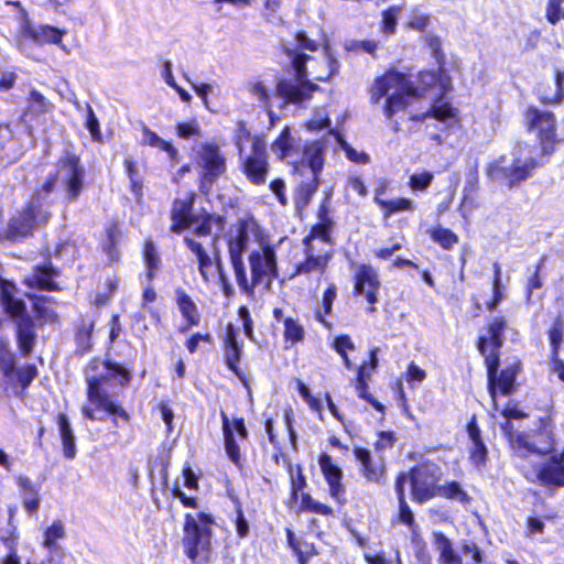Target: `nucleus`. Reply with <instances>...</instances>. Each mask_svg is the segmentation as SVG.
Instances as JSON below:
<instances>
[{
	"label": "nucleus",
	"instance_id": "obj_62",
	"mask_svg": "<svg viewBox=\"0 0 564 564\" xmlns=\"http://www.w3.org/2000/svg\"><path fill=\"white\" fill-rule=\"evenodd\" d=\"M316 240H312V237H305L303 239L304 245V253L305 256L313 254V256H326L330 254L328 251H323L321 248H318L315 243Z\"/></svg>",
	"mask_w": 564,
	"mask_h": 564
},
{
	"label": "nucleus",
	"instance_id": "obj_46",
	"mask_svg": "<svg viewBox=\"0 0 564 564\" xmlns=\"http://www.w3.org/2000/svg\"><path fill=\"white\" fill-rule=\"evenodd\" d=\"M401 11L400 7H390L382 12V31L386 34H393L397 26V19Z\"/></svg>",
	"mask_w": 564,
	"mask_h": 564
},
{
	"label": "nucleus",
	"instance_id": "obj_3",
	"mask_svg": "<svg viewBox=\"0 0 564 564\" xmlns=\"http://www.w3.org/2000/svg\"><path fill=\"white\" fill-rule=\"evenodd\" d=\"M506 329V321L503 317H496L488 326V336H480L478 340V350L485 358L488 372V388L495 410L496 395L499 391L503 395L511 393L513 383L517 378L518 369L516 366L508 367L498 373L499 368V349L503 345V332Z\"/></svg>",
	"mask_w": 564,
	"mask_h": 564
},
{
	"label": "nucleus",
	"instance_id": "obj_60",
	"mask_svg": "<svg viewBox=\"0 0 564 564\" xmlns=\"http://www.w3.org/2000/svg\"><path fill=\"white\" fill-rule=\"evenodd\" d=\"M334 348L339 355H344L346 349L352 350L355 346L348 335H341L336 337Z\"/></svg>",
	"mask_w": 564,
	"mask_h": 564
},
{
	"label": "nucleus",
	"instance_id": "obj_26",
	"mask_svg": "<svg viewBox=\"0 0 564 564\" xmlns=\"http://www.w3.org/2000/svg\"><path fill=\"white\" fill-rule=\"evenodd\" d=\"M467 433L471 441L469 458L475 466L480 467L486 460L487 448L481 440L480 430L477 425L475 416L469 421L467 425Z\"/></svg>",
	"mask_w": 564,
	"mask_h": 564
},
{
	"label": "nucleus",
	"instance_id": "obj_47",
	"mask_svg": "<svg viewBox=\"0 0 564 564\" xmlns=\"http://www.w3.org/2000/svg\"><path fill=\"white\" fill-rule=\"evenodd\" d=\"M434 178L433 173L429 171H423L421 173H415L410 176L409 185L413 191H424L426 189Z\"/></svg>",
	"mask_w": 564,
	"mask_h": 564
},
{
	"label": "nucleus",
	"instance_id": "obj_39",
	"mask_svg": "<svg viewBox=\"0 0 564 564\" xmlns=\"http://www.w3.org/2000/svg\"><path fill=\"white\" fill-rule=\"evenodd\" d=\"M143 257L148 269V279L152 280L160 264V257L152 240L148 239L143 248Z\"/></svg>",
	"mask_w": 564,
	"mask_h": 564
},
{
	"label": "nucleus",
	"instance_id": "obj_34",
	"mask_svg": "<svg viewBox=\"0 0 564 564\" xmlns=\"http://www.w3.org/2000/svg\"><path fill=\"white\" fill-rule=\"evenodd\" d=\"M330 259V254L326 256H305V259L297 263L296 273L297 274H307L314 271H324L327 267V263Z\"/></svg>",
	"mask_w": 564,
	"mask_h": 564
},
{
	"label": "nucleus",
	"instance_id": "obj_1",
	"mask_svg": "<svg viewBox=\"0 0 564 564\" xmlns=\"http://www.w3.org/2000/svg\"><path fill=\"white\" fill-rule=\"evenodd\" d=\"M295 41V48H285V53L294 69V76L279 80L275 95L282 99L283 104L300 105L308 100L313 91L318 89V86L312 83L308 77L311 76L312 79L318 82L328 80L338 72L339 63L332 56L328 47H325L321 62L300 52L299 50H307L311 52L317 50L316 43L310 40L304 33H299Z\"/></svg>",
	"mask_w": 564,
	"mask_h": 564
},
{
	"label": "nucleus",
	"instance_id": "obj_52",
	"mask_svg": "<svg viewBox=\"0 0 564 564\" xmlns=\"http://www.w3.org/2000/svg\"><path fill=\"white\" fill-rule=\"evenodd\" d=\"M236 503V520L235 525L237 530V534L239 538H245L249 533V523L243 516V511L238 500H235Z\"/></svg>",
	"mask_w": 564,
	"mask_h": 564
},
{
	"label": "nucleus",
	"instance_id": "obj_49",
	"mask_svg": "<svg viewBox=\"0 0 564 564\" xmlns=\"http://www.w3.org/2000/svg\"><path fill=\"white\" fill-rule=\"evenodd\" d=\"M432 117L440 120V121H446L447 119H451L454 117V108L443 100H437L432 106Z\"/></svg>",
	"mask_w": 564,
	"mask_h": 564
},
{
	"label": "nucleus",
	"instance_id": "obj_18",
	"mask_svg": "<svg viewBox=\"0 0 564 564\" xmlns=\"http://www.w3.org/2000/svg\"><path fill=\"white\" fill-rule=\"evenodd\" d=\"M302 143L300 138L292 133L289 127H285L278 138L271 144L272 153L281 161L293 164L294 169L300 172L297 166Z\"/></svg>",
	"mask_w": 564,
	"mask_h": 564
},
{
	"label": "nucleus",
	"instance_id": "obj_56",
	"mask_svg": "<svg viewBox=\"0 0 564 564\" xmlns=\"http://www.w3.org/2000/svg\"><path fill=\"white\" fill-rule=\"evenodd\" d=\"M307 237H312V240H318L322 245L327 243L329 241L328 227L325 224H318L312 228Z\"/></svg>",
	"mask_w": 564,
	"mask_h": 564
},
{
	"label": "nucleus",
	"instance_id": "obj_35",
	"mask_svg": "<svg viewBox=\"0 0 564 564\" xmlns=\"http://www.w3.org/2000/svg\"><path fill=\"white\" fill-rule=\"evenodd\" d=\"M94 329V322L82 318L76 330L77 351L80 354L87 352L91 347V332Z\"/></svg>",
	"mask_w": 564,
	"mask_h": 564
},
{
	"label": "nucleus",
	"instance_id": "obj_16",
	"mask_svg": "<svg viewBox=\"0 0 564 564\" xmlns=\"http://www.w3.org/2000/svg\"><path fill=\"white\" fill-rule=\"evenodd\" d=\"M197 164L202 167V185H212L225 171L226 161L219 148L212 143L202 144L197 150Z\"/></svg>",
	"mask_w": 564,
	"mask_h": 564
},
{
	"label": "nucleus",
	"instance_id": "obj_17",
	"mask_svg": "<svg viewBox=\"0 0 564 564\" xmlns=\"http://www.w3.org/2000/svg\"><path fill=\"white\" fill-rule=\"evenodd\" d=\"M242 169L245 175L252 184L261 185L265 183L269 172V162L264 140L254 138L251 153L245 159Z\"/></svg>",
	"mask_w": 564,
	"mask_h": 564
},
{
	"label": "nucleus",
	"instance_id": "obj_33",
	"mask_svg": "<svg viewBox=\"0 0 564 564\" xmlns=\"http://www.w3.org/2000/svg\"><path fill=\"white\" fill-rule=\"evenodd\" d=\"M14 379V356L7 345L0 343V383H10Z\"/></svg>",
	"mask_w": 564,
	"mask_h": 564
},
{
	"label": "nucleus",
	"instance_id": "obj_23",
	"mask_svg": "<svg viewBox=\"0 0 564 564\" xmlns=\"http://www.w3.org/2000/svg\"><path fill=\"white\" fill-rule=\"evenodd\" d=\"M58 275L59 272L51 263H45L35 267L32 273L25 276L24 282L30 289L55 291L58 289L55 282Z\"/></svg>",
	"mask_w": 564,
	"mask_h": 564
},
{
	"label": "nucleus",
	"instance_id": "obj_15",
	"mask_svg": "<svg viewBox=\"0 0 564 564\" xmlns=\"http://www.w3.org/2000/svg\"><path fill=\"white\" fill-rule=\"evenodd\" d=\"M249 263L251 269V281H249V284L251 289L243 291L247 294H251L254 288L261 283H265L269 286L278 276L275 252L269 246L261 250H253L249 254Z\"/></svg>",
	"mask_w": 564,
	"mask_h": 564
},
{
	"label": "nucleus",
	"instance_id": "obj_22",
	"mask_svg": "<svg viewBox=\"0 0 564 564\" xmlns=\"http://www.w3.org/2000/svg\"><path fill=\"white\" fill-rule=\"evenodd\" d=\"M325 143L321 140L313 141L303 147L300 151V159L297 166L301 169L307 167L310 174L319 175L324 166L323 152Z\"/></svg>",
	"mask_w": 564,
	"mask_h": 564
},
{
	"label": "nucleus",
	"instance_id": "obj_28",
	"mask_svg": "<svg viewBox=\"0 0 564 564\" xmlns=\"http://www.w3.org/2000/svg\"><path fill=\"white\" fill-rule=\"evenodd\" d=\"M63 452L65 457L73 459L76 455L75 435L66 414L59 413L57 417Z\"/></svg>",
	"mask_w": 564,
	"mask_h": 564
},
{
	"label": "nucleus",
	"instance_id": "obj_12",
	"mask_svg": "<svg viewBox=\"0 0 564 564\" xmlns=\"http://www.w3.org/2000/svg\"><path fill=\"white\" fill-rule=\"evenodd\" d=\"M48 205L50 202H46L42 194L35 193L25 209L11 219L9 238L25 237L36 225L45 224L51 216Z\"/></svg>",
	"mask_w": 564,
	"mask_h": 564
},
{
	"label": "nucleus",
	"instance_id": "obj_38",
	"mask_svg": "<svg viewBox=\"0 0 564 564\" xmlns=\"http://www.w3.org/2000/svg\"><path fill=\"white\" fill-rule=\"evenodd\" d=\"M375 202L384 210L386 216H390L391 214L404 210H413L414 203L408 198H397L391 200H386L379 198L377 195L375 197Z\"/></svg>",
	"mask_w": 564,
	"mask_h": 564
},
{
	"label": "nucleus",
	"instance_id": "obj_50",
	"mask_svg": "<svg viewBox=\"0 0 564 564\" xmlns=\"http://www.w3.org/2000/svg\"><path fill=\"white\" fill-rule=\"evenodd\" d=\"M37 376L35 365H26L24 367L14 369V378L17 377L23 388L28 387Z\"/></svg>",
	"mask_w": 564,
	"mask_h": 564
},
{
	"label": "nucleus",
	"instance_id": "obj_31",
	"mask_svg": "<svg viewBox=\"0 0 564 564\" xmlns=\"http://www.w3.org/2000/svg\"><path fill=\"white\" fill-rule=\"evenodd\" d=\"M370 377V371L368 369V366L366 364L361 365L358 368L357 372V382H356V391L359 395V398L366 400L369 404H371L376 410L383 412V405L377 401L368 391H367V383L366 379Z\"/></svg>",
	"mask_w": 564,
	"mask_h": 564
},
{
	"label": "nucleus",
	"instance_id": "obj_29",
	"mask_svg": "<svg viewBox=\"0 0 564 564\" xmlns=\"http://www.w3.org/2000/svg\"><path fill=\"white\" fill-rule=\"evenodd\" d=\"M221 421H223L226 453H227L229 459L232 463H235L236 465H238L239 460H240L239 446L236 443L231 423H230L228 416L224 412H221Z\"/></svg>",
	"mask_w": 564,
	"mask_h": 564
},
{
	"label": "nucleus",
	"instance_id": "obj_11",
	"mask_svg": "<svg viewBox=\"0 0 564 564\" xmlns=\"http://www.w3.org/2000/svg\"><path fill=\"white\" fill-rule=\"evenodd\" d=\"M256 221L240 220L237 226L226 235L230 263L237 284L241 291L251 289L242 254L248 250L251 237L256 236Z\"/></svg>",
	"mask_w": 564,
	"mask_h": 564
},
{
	"label": "nucleus",
	"instance_id": "obj_43",
	"mask_svg": "<svg viewBox=\"0 0 564 564\" xmlns=\"http://www.w3.org/2000/svg\"><path fill=\"white\" fill-rule=\"evenodd\" d=\"M336 294H337V291H336V286L334 284H330L326 291L324 292L323 294V308H324V314L321 312V311H317L316 312V318L323 323L324 325H328V323L326 322L324 315H327L332 312V306H333V303L336 299Z\"/></svg>",
	"mask_w": 564,
	"mask_h": 564
},
{
	"label": "nucleus",
	"instance_id": "obj_9",
	"mask_svg": "<svg viewBox=\"0 0 564 564\" xmlns=\"http://www.w3.org/2000/svg\"><path fill=\"white\" fill-rule=\"evenodd\" d=\"M535 153V147L528 143H518L513 149L512 165L510 167L505 166L506 158L500 156L488 165L487 176L494 181L506 180L511 187L527 180L533 170L543 164V162L536 161Z\"/></svg>",
	"mask_w": 564,
	"mask_h": 564
},
{
	"label": "nucleus",
	"instance_id": "obj_41",
	"mask_svg": "<svg viewBox=\"0 0 564 564\" xmlns=\"http://www.w3.org/2000/svg\"><path fill=\"white\" fill-rule=\"evenodd\" d=\"M283 324H284V338L286 341L296 343V341H300L303 339L304 328L297 321H295L291 317H286L283 321Z\"/></svg>",
	"mask_w": 564,
	"mask_h": 564
},
{
	"label": "nucleus",
	"instance_id": "obj_8",
	"mask_svg": "<svg viewBox=\"0 0 564 564\" xmlns=\"http://www.w3.org/2000/svg\"><path fill=\"white\" fill-rule=\"evenodd\" d=\"M13 283L0 278V302L4 311L17 317V341L22 356H29L35 344V327L31 316L25 314V304L15 296Z\"/></svg>",
	"mask_w": 564,
	"mask_h": 564
},
{
	"label": "nucleus",
	"instance_id": "obj_58",
	"mask_svg": "<svg viewBox=\"0 0 564 564\" xmlns=\"http://www.w3.org/2000/svg\"><path fill=\"white\" fill-rule=\"evenodd\" d=\"M270 189L275 194L281 205L285 206L288 204V198L284 193L285 184L281 178L273 180L270 183Z\"/></svg>",
	"mask_w": 564,
	"mask_h": 564
},
{
	"label": "nucleus",
	"instance_id": "obj_51",
	"mask_svg": "<svg viewBox=\"0 0 564 564\" xmlns=\"http://www.w3.org/2000/svg\"><path fill=\"white\" fill-rule=\"evenodd\" d=\"M248 90L260 104L264 106L269 104L270 91L261 82L250 83Z\"/></svg>",
	"mask_w": 564,
	"mask_h": 564
},
{
	"label": "nucleus",
	"instance_id": "obj_63",
	"mask_svg": "<svg viewBox=\"0 0 564 564\" xmlns=\"http://www.w3.org/2000/svg\"><path fill=\"white\" fill-rule=\"evenodd\" d=\"M345 152H346V156L352 161V162H356V163H367L369 162V158L366 153L364 152H358L357 150L352 149L350 145L348 144H344L343 145Z\"/></svg>",
	"mask_w": 564,
	"mask_h": 564
},
{
	"label": "nucleus",
	"instance_id": "obj_40",
	"mask_svg": "<svg viewBox=\"0 0 564 564\" xmlns=\"http://www.w3.org/2000/svg\"><path fill=\"white\" fill-rule=\"evenodd\" d=\"M65 538L64 524L61 520H55L44 532V546L48 550L56 549V542Z\"/></svg>",
	"mask_w": 564,
	"mask_h": 564
},
{
	"label": "nucleus",
	"instance_id": "obj_57",
	"mask_svg": "<svg viewBox=\"0 0 564 564\" xmlns=\"http://www.w3.org/2000/svg\"><path fill=\"white\" fill-rule=\"evenodd\" d=\"M240 354L241 351L239 346L231 345L230 347L225 348L226 362L231 370H236L237 362L240 359Z\"/></svg>",
	"mask_w": 564,
	"mask_h": 564
},
{
	"label": "nucleus",
	"instance_id": "obj_27",
	"mask_svg": "<svg viewBox=\"0 0 564 564\" xmlns=\"http://www.w3.org/2000/svg\"><path fill=\"white\" fill-rule=\"evenodd\" d=\"M18 486L22 491L24 509L29 513L36 512L40 507V495L36 486L25 476H20L18 478Z\"/></svg>",
	"mask_w": 564,
	"mask_h": 564
},
{
	"label": "nucleus",
	"instance_id": "obj_21",
	"mask_svg": "<svg viewBox=\"0 0 564 564\" xmlns=\"http://www.w3.org/2000/svg\"><path fill=\"white\" fill-rule=\"evenodd\" d=\"M354 455L360 463V473L371 482H380L384 475V463L381 456L372 457L370 452L362 447H355Z\"/></svg>",
	"mask_w": 564,
	"mask_h": 564
},
{
	"label": "nucleus",
	"instance_id": "obj_44",
	"mask_svg": "<svg viewBox=\"0 0 564 564\" xmlns=\"http://www.w3.org/2000/svg\"><path fill=\"white\" fill-rule=\"evenodd\" d=\"M432 238L444 249H451L458 242V237L449 229L437 228L432 231Z\"/></svg>",
	"mask_w": 564,
	"mask_h": 564
},
{
	"label": "nucleus",
	"instance_id": "obj_61",
	"mask_svg": "<svg viewBox=\"0 0 564 564\" xmlns=\"http://www.w3.org/2000/svg\"><path fill=\"white\" fill-rule=\"evenodd\" d=\"M394 443L393 434L390 432H380L379 438L375 443V447L377 451H383L386 448L392 447Z\"/></svg>",
	"mask_w": 564,
	"mask_h": 564
},
{
	"label": "nucleus",
	"instance_id": "obj_37",
	"mask_svg": "<svg viewBox=\"0 0 564 564\" xmlns=\"http://www.w3.org/2000/svg\"><path fill=\"white\" fill-rule=\"evenodd\" d=\"M319 185V175H312L307 177L306 181H303L297 188L296 193V203L307 205L313 195L316 193Z\"/></svg>",
	"mask_w": 564,
	"mask_h": 564
},
{
	"label": "nucleus",
	"instance_id": "obj_4",
	"mask_svg": "<svg viewBox=\"0 0 564 564\" xmlns=\"http://www.w3.org/2000/svg\"><path fill=\"white\" fill-rule=\"evenodd\" d=\"M549 451V447L541 449L533 443L525 442L519 448V455L523 458L520 469L531 482L544 487H564V449L544 456Z\"/></svg>",
	"mask_w": 564,
	"mask_h": 564
},
{
	"label": "nucleus",
	"instance_id": "obj_7",
	"mask_svg": "<svg viewBox=\"0 0 564 564\" xmlns=\"http://www.w3.org/2000/svg\"><path fill=\"white\" fill-rule=\"evenodd\" d=\"M85 170L79 163V158L74 153L65 151L56 164L54 174H50L42 187L36 192L48 202L50 194L61 187L65 193V200L73 203L77 200L84 188Z\"/></svg>",
	"mask_w": 564,
	"mask_h": 564
},
{
	"label": "nucleus",
	"instance_id": "obj_2",
	"mask_svg": "<svg viewBox=\"0 0 564 564\" xmlns=\"http://www.w3.org/2000/svg\"><path fill=\"white\" fill-rule=\"evenodd\" d=\"M131 379L130 371L122 366L111 362L94 359L86 369L87 400L89 404L82 406L83 415L90 421H102L105 415H98V412L118 415L124 421L130 416L124 409L111 400L108 386L115 380L120 386L127 384Z\"/></svg>",
	"mask_w": 564,
	"mask_h": 564
},
{
	"label": "nucleus",
	"instance_id": "obj_14",
	"mask_svg": "<svg viewBox=\"0 0 564 564\" xmlns=\"http://www.w3.org/2000/svg\"><path fill=\"white\" fill-rule=\"evenodd\" d=\"M441 476V468L434 463H423L414 467L410 473L413 498L419 502H424L436 496Z\"/></svg>",
	"mask_w": 564,
	"mask_h": 564
},
{
	"label": "nucleus",
	"instance_id": "obj_32",
	"mask_svg": "<svg viewBox=\"0 0 564 564\" xmlns=\"http://www.w3.org/2000/svg\"><path fill=\"white\" fill-rule=\"evenodd\" d=\"M435 545L443 564H463L460 556L454 551L452 542L443 533L435 534Z\"/></svg>",
	"mask_w": 564,
	"mask_h": 564
},
{
	"label": "nucleus",
	"instance_id": "obj_24",
	"mask_svg": "<svg viewBox=\"0 0 564 564\" xmlns=\"http://www.w3.org/2000/svg\"><path fill=\"white\" fill-rule=\"evenodd\" d=\"M319 466L329 486L330 495L336 499H339L345 492L341 485V469L333 464L332 457L327 454H323L319 457Z\"/></svg>",
	"mask_w": 564,
	"mask_h": 564
},
{
	"label": "nucleus",
	"instance_id": "obj_59",
	"mask_svg": "<svg viewBox=\"0 0 564 564\" xmlns=\"http://www.w3.org/2000/svg\"><path fill=\"white\" fill-rule=\"evenodd\" d=\"M213 260L214 259L207 253V251L197 258L199 274L206 282L209 281L208 269L213 265Z\"/></svg>",
	"mask_w": 564,
	"mask_h": 564
},
{
	"label": "nucleus",
	"instance_id": "obj_64",
	"mask_svg": "<svg viewBox=\"0 0 564 564\" xmlns=\"http://www.w3.org/2000/svg\"><path fill=\"white\" fill-rule=\"evenodd\" d=\"M399 509H400V521L405 523L406 525L411 527L414 522L413 513L408 506L405 500L399 501Z\"/></svg>",
	"mask_w": 564,
	"mask_h": 564
},
{
	"label": "nucleus",
	"instance_id": "obj_13",
	"mask_svg": "<svg viewBox=\"0 0 564 564\" xmlns=\"http://www.w3.org/2000/svg\"><path fill=\"white\" fill-rule=\"evenodd\" d=\"M525 123L530 130L536 132L543 155H551L560 142L556 133V119L553 112L529 107L524 115Z\"/></svg>",
	"mask_w": 564,
	"mask_h": 564
},
{
	"label": "nucleus",
	"instance_id": "obj_36",
	"mask_svg": "<svg viewBox=\"0 0 564 564\" xmlns=\"http://www.w3.org/2000/svg\"><path fill=\"white\" fill-rule=\"evenodd\" d=\"M176 302L183 317L191 325H196L198 323L197 307L193 300L184 291L178 290L176 292Z\"/></svg>",
	"mask_w": 564,
	"mask_h": 564
},
{
	"label": "nucleus",
	"instance_id": "obj_25",
	"mask_svg": "<svg viewBox=\"0 0 564 564\" xmlns=\"http://www.w3.org/2000/svg\"><path fill=\"white\" fill-rule=\"evenodd\" d=\"M564 70L556 69L553 83H542L536 89L539 99L543 104H560L564 99Z\"/></svg>",
	"mask_w": 564,
	"mask_h": 564
},
{
	"label": "nucleus",
	"instance_id": "obj_53",
	"mask_svg": "<svg viewBox=\"0 0 564 564\" xmlns=\"http://www.w3.org/2000/svg\"><path fill=\"white\" fill-rule=\"evenodd\" d=\"M177 135L183 139L199 135L200 129L196 121L183 122L176 126Z\"/></svg>",
	"mask_w": 564,
	"mask_h": 564
},
{
	"label": "nucleus",
	"instance_id": "obj_19",
	"mask_svg": "<svg viewBox=\"0 0 564 564\" xmlns=\"http://www.w3.org/2000/svg\"><path fill=\"white\" fill-rule=\"evenodd\" d=\"M380 288V281L377 271L368 264H361L355 274L354 292L357 295H365L367 302L371 305L368 311L375 312L373 306L377 303V292Z\"/></svg>",
	"mask_w": 564,
	"mask_h": 564
},
{
	"label": "nucleus",
	"instance_id": "obj_6",
	"mask_svg": "<svg viewBox=\"0 0 564 564\" xmlns=\"http://www.w3.org/2000/svg\"><path fill=\"white\" fill-rule=\"evenodd\" d=\"M417 96V89L403 74L398 72H387L377 78L371 87L372 102L378 104L386 98L383 111L388 119L404 109Z\"/></svg>",
	"mask_w": 564,
	"mask_h": 564
},
{
	"label": "nucleus",
	"instance_id": "obj_10",
	"mask_svg": "<svg viewBox=\"0 0 564 564\" xmlns=\"http://www.w3.org/2000/svg\"><path fill=\"white\" fill-rule=\"evenodd\" d=\"M194 194H188L184 198H176L171 209L172 226L171 230L181 234L183 230L193 227V232L198 237H206L212 234V224H221L219 216L206 212L193 213Z\"/></svg>",
	"mask_w": 564,
	"mask_h": 564
},
{
	"label": "nucleus",
	"instance_id": "obj_42",
	"mask_svg": "<svg viewBox=\"0 0 564 564\" xmlns=\"http://www.w3.org/2000/svg\"><path fill=\"white\" fill-rule=\"evenodd\" d=\"M563 3L564 0H547L545 7V17L551 24L555 25L562 19L564 20Z\"/></svg>",
	"mask_w": 564,
	"mask_h": 564
},
{
	"label": "nucleus",
	"instance_id": "obj_45",
	"mask_svg": "<svg viewBox=\"0 0 564 564\" xmlns=\"http://www.w3.org/2000/svg\"><path fill=\"white\" fill-rule=\"evenodd\" d=\"M436 495L445 498L457 499L459 501L467 500V494L456 481H452L446 486H440Z\"/></svg>",
	"mask_w": 564,
	"mask_h": 564
},
{
	"label": "nucleus",
	"instance_id": "obj_54",
	"mask_svg": "<svg viewBox=\"0 0 564 564\" xmlns=\"http://www.w3.org/2000/svg\"><path fill=\"white\" fill-rule=\"evenodd\" d=\"M4 545L8 549V554L3 557L1 564H21V560L17 554V540L8 538L4 540Z\"/></svg>",
	"mask_w": 564,
	"mask_h": 564
},
{
	"label": "nucleus",
	"instance_id": "obj_20",
	"mask_svg": "<svg viewBox=\"0 0 564 564\" xmlns=\"http://www.w3.org/2000/svg\"><path fill=\"white\" fill-rule=\"evenodd\" d=\"M65 33V30H61L47 24H33L30 21H25L21 25L22 36L30 39L32 42L40 45L59 44Z\"/></svg>",
	"mask_w": 564,
	"mask_h": 564
},
{
	"label": "nucleus",
	"instance_id": "obj_30",
	"mask_svg": "<svg viewBox=\"0 0 564 564\" xmlns=\"http://www.w3.org/2000/svg\"><path fill=\"white\" fill-rule=\"evenodd\" d=\"M142 142L152 148H158L167 153L169 158L172 162H177L178 152L177 150L167 141L163 140L155 132L144 127L142 132Z\"/></svg>",
	"mask_w": 564,
	"mask_h": 564
},
{
	"label": "nucleus",
	"instance_id": "obj_48",
	"mask_svg": "<svg viewBox=\"0 0 564 564\" xmlns=\"http://www.w3.org/2000/svg\"><path fill=\"white\" fill-rule=\"evenodd\" d=\"M86 122L85 126L88 129V131L91 134V138L94 141L100 142L101 141V131L99 128L98 119L89 104H86Z\"/></svg>",
	"mask_w": 564,
	"mask_h": 564
},
{
	"label": "nucleus",
	"instance_id": "obj_55",
	"mask_svg": "<svg viewBox=\"0 0 564 564\" xmlns=\"http://www.w3.org/2000/svg\"><path fill=\"white\" fill-rule=\"evenodd\" d=\"M30 101L32 102V108L40 113L46 112L51 106L46 98L36 90L30 93Z\"/></svg>",
	"mask_w": 564,
	"mask_h": 564
},
{
	"label": "nucleus",
	"instance_id": "obj_5",
	"mask_svg": "<svg viewBox=\"0 0 564 564\" xmlns=\"http://www.w3.org/2000/svg\"><path fill=\"white\" fill-rule=\"evenodd\" d=\"M212 514L206 512L186 513L183 523L181 546L192 564H208L214 556Z\"/></svg>",
	"mask_w": 564,
	"mask_h": 564
}]
</instances>
